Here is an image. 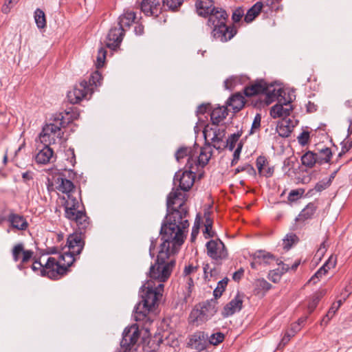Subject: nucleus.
Returning a JSON list of instances; mask_svg holds the SVG:
<instances>
[{"label":"nucleus","mask_w":352,"mask_h":352,"mask_svg":"<svg viewBox=\"0 0 352 352\" xmlns=\"http://www.w3.org/2000/svg\"><path fill=\"white\" fill-rule=\"evenodd\" d=\"M186 195L179 189L172 190L167 197L168 214L162 223L160 235L162 243L178 251L184 241V232L189 227Z\"/></svg>","instance_id":"obj_1"},{"label":"nucleus","mask_w":352,"mask_h":352,"mask_svg":"<svg viewBox=\"0 0 352 352\" xmlns=\"http://www.w3.org/2000/svg\"><path fill=\"white\" fill-rule=\"evenodd\" d=\"M164 287L162 283L156 285L153 284L152 281H147L141 287L142 300L135 307L133 317L137 322H142L143 328L146 330L152 322L148 314L162 298Z\"/></svg>","instance_id":"obj_2"},{"label":"nucleus","mask_w":352,"mask_h":352,"mask_svg":"<svg viewBox=\"0 0 352 352\" xmlns=\"http://www.w3.org/2000/svg\"><path fill=\"white\" fill-rule=\"evenodd\" d=\"M173 248L168 244L161 243L160 250L157 256V261L152 265L149 270V278L148 281H152L153 284L164 283L169 278L175 261L170 259L166 261L171 255L176 254L178 251H173Z\"/></svg>","instance_id":"obj_3"},{"label":"nucleus","mask_w":352,"mask_h":352,"mask_svg":"<svg viewBox=\"0 0 352 352\" xmlns=\"http://www.w3.org/2000/svg\"><path fill=\"white\" fill-rule=\"evenodd\" d=\"M228 17L226 10L218 7L207 16V25L211 29L212 36L221 42L231 40L236 34L234 26L226 25Z\"/></svg>","instance_id":"obj_4"},{"label":"nucleus","mask_w":352,"mask_h":352,"mask_svg":"<svg viewBox=\"0 0 352 352\" xmlns=\"http://www.w3.org/2000/svg\"><path fill=\"white\" fill-rule=\"evenodd\" d=\"M65 217L70 221L74 222L78 229L82 231L86 230L90 223L84 206L80 201L73 195H68L65 204Z\"/></svg>","instance_id":"obj_5"},{"label":"nucleus","mask_w":352,"mask_h":352,"mask_svg":"<svg viewBox=\"0 0 352 352\" xmlns=\"http://www.w3.org/2000/svg\"><path fill=\"white\" fill-rule=\"evenodd\" d=\"M75 262L71 254H60L58 258L49 257L44 264V274L51 279L57 280L65 274Z\"/></svg>","instance_id":"obj_6"},{"label":"nucleus","mask_w":352,"mask_h":352,"mask_svg":"<svg viewBox=\"0 0 352 352\" xmlns=\"http://www.w3.org/2000/svg\"><path fill=\"white\" fill-rule=\"evenodd\" d=\"M91 95L92 88L87 87V80H83L68 91L67 97L70 103L78 104L85 98L89 99Z\"/></svg>","instance_id":"obj_7"},{"label":"nucleus","mask_w":352,"mask_h":352,"mask_svg":"<svg viewBox=\"0 0 352 352\" xmlns=\"http://www.w3.org/2000/svg\"><path fill=\"white\" fill-rule=\"evenodd\" d=\"M63 132L61 126L54 123L46 124L39 135V140L41 144H55L57 140L63 138Z\"/></svg>","instance_id":"obj_8"},{"label":"nucleus","mask_w":352,"mask_h":352,"mask_svg":"<svg viewBox=\"0 0 352 352\" xmlns=\"http://www.w3.org/2000/svg\"><path fill=\"white\" fill-rule=\"evenodd\" d=\"M207 254L212 259L220 262L228 257V251L224 243L220 239H211L207 242Z\"/></svg>","instance_id":"obj_9"},{"label":"nucleus","mask_w":352,"mask_h":352,"mask_svg":"<svg viewBox=\"0 0 352 352\" xmlns=\"http://www.w3.org/2000/svg\"><path fill=\"white\" fill-rule=\"evenodd\" d=\"M85 239L82 235V232H75L68 236L67 239V251L63 252L64 254H71L72 257L76 260L85 246Z\"/></svg>","instance_id":"obj_10"},{"label":"nucleus","mask_w":352,"mask_h":352,"mask_svg":"<svg viewBox=\"0 0 352 352\" xmlns=\"http://www.w3.org/2000/svg\"><path fill=\"white\" fill-rule=\"evenodd\" d=\"M212 156L210 144H206L204 147H199L196 144L194 146V154L191 157L193 168L198 169V166H206Z\"/></svg>","instance_id":"obj_11"},{"label":"nucleus","mask_w":352,"mask_h":352,"mask_svg":"<svg viewBox=\"0 0 352 352\" xmlns=\"http://www.w3.org/2000/svg\"><path fill=\"white\" fill-rule=\"evenodd\" d=\"M197 168H186V170L182 172H178L175 174L174 177L175 183L179 182V186L180 192L188 191L190 189L195 182V174L197 171ZM173 188L172 190H173Z\"/></svg>","instance_id":"obj_12"},{"label":"nucleus","mask_w":352,"mask_h":352,"mask_svg":"<svg viewBox=\"0 0 352 352\" xmlns=\"http://www.w3.org/2000/svg\"><path fill=\"white\" fill-rule=\"evenodd\" d=\"M203 133L206 142H210L214 148L221 150L226 147L223 143L224 130L217 129V126L214 129L206 126Z\"/></svg>","instance_id":"obj_13"},{"label":"nucleus","mask_w":352,"mask_h":352,"mask_svg":"<svg viewBox=\"0 0 352 352\" xmlns=\"http://www.w3.org/2000/svg\"><path fill=\"white\" fill-rule=\"evenodd\" d=\"M266 82L263 80H257L254 82L251 85L245 87L244 89V94L248 97H251L255 95H258L260 94H266L269 97H271L272 95L274 97L277 96V94H275L276 90L273 89L272 93L270 94L271 90Z\"/></svg>","instance_id":"obj_14"},{"label":"nucleus","mask_w":352,"mask_h":352,"mask_svg":"<svg viewBox=\"0 0 352 352\" xmlns=\"http://www.w3.org/2000/svg\"><path fill=\"white\" fill-rule=\"evenodd\" d=\"M126 30L120 25H116L112 27L107 36L106 46L111 50H116L121 44Z\"/></svg>","instance_id":"obj_15"},{"label":"nucleus","mask_w":352,"mask_h":352,"mask_svg":"<svg viewBox=\"0 0 352 352\" xmlns=\"http://www.w3.org/2000/svg\"><path fill=\"white\" fill-rule=\"evenodd\" d=\"M208 336L204 331H197L190 336L188 344L197 351L207 352Z\"/></svg>","instance_id":"obj_16"},{"label":"nucleus","mask_w":352,"mask_h":352,"mask_svg":"<svg viewBox=\"0 0 352 352\" xmlns=\"http://www.w3.org/2000/svg\"><path fill=\"white\" fill-rule=\"evenodd\" d=\"M34 252L31 250H25L23 243L15 245L12 250L13 260L15 262L21 261L19 268L21 269L23 265L27 263L33 256Z\"/></svg>","instance_id":"obj_17"},{"label":"nucleus","mask_w":352,"mask_h":352,"mask_svg":"<svg viewBox=\"0 0 352 352\" xmlns=\"http://www.w3.org/2000/svg\"><path fill=\"white\" fill-rule=\"evenodd\" d=\"M140 9L146 16L157 17L161 13L162 7L159 0H142Z\"/></svg>","instance_id":"obj_18"},{"label":"nucleus","mask_w":352,"mask_h":352,"mask_svg":"<svg viewBox=\"0 0 352 352\" xmlns=\"http://www.w3.org/2000/svg\"><path fill=\"white\" fill-rule=\"evenodd\" d=\"M243 295L238 292L234 298L224 307L223 315L225 317H228L241 311L243 307Z\"/></svg>","instance_id":"obj_19"},{"label":"nucleus","mask_w":352,"mask_h":352,"mask_svg":"<svg viewBox=\"0 0 352 352\" xmlns=\"http://www.w3.org/2000/svg\"><path fill=\"white\" fill-rule=\"evenodd\" d=\"M292 111L293 106L290 102H286L284 104H276L271 108L270 116L273 118H287Z\"/></svg>","instance_id":"obj_20"},{"label":"nucleus","mask_w":352,"mask_h":352,"mask_svg":"<svg viewBox=\"0 0 352 352\" xmlns=\"http://www.w3.org/2000/svg\"><path fill=\"white\" fill-rule=\"evenodd\" d=\"M55 182L57 184V190L66 194L67 197H68V195H73L72 193L75 190V186L71 180L66 179L63 174H60L56 177Z\"/></svg>","instance_id":"obj_21"},{"label":"nucleus","mask_w":352,"mask_h":352,"mask_svg":"<svg viewBox=\"0 0 352 352\" xmlns=\"http://www.w3.org/2000/svg\"><path fill=\"white\" fill-rule=\"evenodd\" d=\"M43 146L40 148V146H37L38 150V153L35 157L36 162L41 164H46L50 162V160L54 157V151L50 147V144H43Z\"/></svg>","instance_id":"obj_22"},{"label":"nucleus","mask_w":352,"mask_h":352,"mask_svg":"<svg viewBox=\"0 0 352 352\" xmlns=\"http://www.w3.org/2000/svg\"><path fill=\"white\" fill-rule=\"evenodd\" d=\"M295 126V122L290 118H283L279 121L276 126V131L283 138L290 135Z\"/></svg>","instance_id":"obj_23"},{"label":"nucleus","mask_w":352,"mask_h":352,"mask_svg":"<svg viewBox=\"0 0 352 352\" xmlns=\"http://www.w3.org/2000/svg\"><path fill=\"white\" fill-rule=\"evenodd\" d=\"M195 7L198 15L205 18L217 8L212 0H197Z\"/></svg>","instance_id":"obj_24"},{"label":"nucleus","mask_w":352,"mask_h":352,"mask_svg":"<svg viewBox=\"0 0 352 352\" xmlns=\"http://www.w3.org/2000/svg\"><path fill=\"white\" fill-rule=\"evenodd\" d=\"M192 154H194V146L181 147L177 151L175 158L178 162H180L184 157H187V163L185 166V168H193L192 160H191Z\"/></svg>","instance_id":"obj_25"},{"label":"nucleus","mask_w":352,"mask_h":352,"mask_svg":"<svg viewBox=\"0 0 352 352\" xmlns=\"http://www.w3.org/2000/svg\"><path fill=\"white\" fill-rule=\"evenodd\" d=\"M139 336L138 327L132 326L129 329H126L124 331L122 343L126 345H133L137 342Z\"/></svg>","instance_id":"obj_26"},{"label":"nucleus","mask_w":352,"mask_h":352,"mask_svg":"<svg viewBox=\"0 0 352 352\" xmlns=\"http://www.w3.org/2000/svg\"><path fill=\"white\" fill-rule=\"evenodd\" d=\"M135 19L136 14L133 11L126 10L118 18L117 25L122 26V29H125L126 30L127 28H130L133 23H135Z\"/></svg>","instance_id":"obj_27"},{"label":"nucleus","mask_w":352,"mask_h":352,"mask_svg":"<svg viewBox=\"0 0 352 352\" xmlns=\"http://www.w3.org/2000/svg\"><path fill=\"white\" fill-rule=\"evenodd\" d=\"M8 221L10 222L12 228L19 230H25L28 226V223L25 219L23 216L17 214H10L8 217Z\"/></svg>","instance_id":"obj_28"},{"label":"nucleus","mask_w":352,"mask_h":352,"mask_svg":"<svg viewBox=\"0 0 352 352\" xmlns=\"http://www.w3.org/2000/svg\"><path fill=\"white\" fill-rule=\"evenodd\" d=\"M228 116V109L225 106L214 108L210 113V120L212 124L217 126Z\"/></svg>","instance_id":"obj_29"},{"label":"nucleus","mask_w":352,"mask_h":352,"mask_svg":"<svg viewBox=\"0 0 352 352\" xmlns=\"http://www.w3.org/2000/svg\"><path fill=\"white\" fill-rule=\"evenodd\" d=\"M266 6L263 0L256 2L252 8H250L245 15V21L247 23L252 22L261 12L263 7Z\"/></svg>","instance_id":"obj_30"},{"label":"nucleus","mask_w":352,"mask_h":352,"mask_svg":"<svg viewBox=\"0 0 352 352\" xmlns=\"http://www.w3.org/2000/svg\"><path fill=\"white\" fill-rule=\"evenodd\" d=\"M234 112L239 111L245 104V98L241 94H235L230 97L227 102Z\"/></svg>","instance_id":"obj_31"},{"label":"nucleus","mask_w":352,"mask_h":352,"mask_svg":"<svg viewBox=\"0 0 352 352\" xmlns=\"http://www.w3.org/2000/svg\"><path fill=\"white\" fill-rule=\"evenodd\" d=\"M272 288V285L264 278H259L254 283V292L256 295L263 296Z\"/></svg>","instance_id":"obj_32"},{"label":"nucleus","mask_w":352,"mask_h":352,"mask_svg":"<svg viewBox=\"0 0 352 352\" xmlns=\"http://www.w3.org/2000/svg\"><path fill=\"white\" fill-rule=\"evenodd\" d=\"M256 258L260 260L261 265H268L274 262H277L278 259L271 253L264 250H258L256 252Z\"/></svg>","instance_id":"obj_33"},{"label":"nucleus","mask_w":352,"mask_h":352,"mask_svg":"<svg viewBox=\"0 0 352 352\" xmlns=\"http://www.w3.org/2000/svg\"><path fill=\"white\" fill-rule=\"evenodd\" d=\"M316 154L318 163L320 164L329 163L332 157V152L329 147L318 148Z\"/></svg>","instance_id":"obj_34"},{"label":"nucleus","mask_w":352,"mask_h":352,"mask_svg":"<svg viewBox=\"0 0 352 352\" xmlns=\"http://www.w3.org/2000/svg\"><path fill=\"white\" fill-rule=\"evenodd\" d=\"M326 292L324 290H319L315 292L309 298L307 309L309 313H312L316 307H317L320 299L325 295Z\"/></svg>","instance_id":"obj_35"},{"label":"nucleus","mask_w":352,"mask_h":352,"mask_svg":"<svg viewBox=\"0 0 352 352\" xmlns=\"http://www.w3.org/2000/svg\"><path fill=\"white\" fill-rule=\"evenodd\" d=\"M302 164L309 168H312L318 163L316 154L312 151H307L301 157Z\"/></svg>","instance_id":"obj_36"},{"label":"nucleus","mask_w":352,"mask_h":352,"mask_svg":"<svg viewBox=\"0 0 352 352\" xmlns=\"http://www.w3.org/2000/svg\"><path fill=\"white\" fill-rule=\"evenodd\" d=\"M316 207L314 204L310 203L300 212L297 220H305L310 219L315 213Z\"/></svg>","instance_id":"obj_37"},{"label":"nucleus","mask_w":352,"mask_h":352,"mask_svg":"<svg viewBox=\"0 0 352 352\" xmlns=\"http://www.w3.org/2000/svg\"><path fill=\"white\" fill-rule=\"evenodd\" d=\"M102 77L101 74L98 71L93 72L87 81V87L92 88V94L94 91V87L100 86L102 83Z\"/></svg>","instance_id":"obj_38"},{"label":"nucleus","mask_w":352,"mask_h":352,"mask_svg":"<svg viewBox=\"0 0 352 352\" xmlns=\"http://www.w3.org/2000/svg\"><path fill=\"white\" fill-rule=\"evenodd\" d=\"M35 23L39 29L44 28L46 26V18L44 12L37 8L34 12Z\"/></svg>","instance_id":"obj_39"},{"label":"nucleus","mask_w":352,"mask_h":352,"mask_svg":"<svg viewBox=\"0 0 352 352\" xmlns=\"http://www.w3.org/2000/svg\"><path fill=\"white\" fill-rule=\"evenodd\" d=\"M184 0H162V5L168 10L177 12L183 4Z\"/></svg>","instance_id":"obj_40"},{"label":"nucleus","mask_w":352,"mask_h":352,"mask_svg":"<svg viewBox=\"0 0 352 352\" xmlns=\"http://www.w3.org/2000/svg\"><path fill=\"white\" fill-rule=\"evenodd\" d=\"M65 155L67 156L66 161L69 164V165L65 164V170H68L69 171L72 172V168H73L76 162V155L74 153V148H69L66 151Z\"/></svg>","instance_id":"obj_41"},{"label":"nucleus","mask_w":352,"mask_h":352,"mask_svg":"<svg viewBox=\"0 0 352 352\" xmlns=\"http://www.w3.org/2000/svg\"><path fill=\"white\" fill-rule=\"evenodd\" d=\"M298 238L295 234H287L283 241V248L287 250H289L294 244L298 242Z\"/></svg>","instance_id":"obj_42"},{"label":"nucleus","mask_w":352,"mask_h":352,"mask_svg":"<svg viewBox=\"0 0 352 352\" xmlns=\"http://www.w3.org/2000/svg\"><path fill=\"white\" fill-rule=\"evenodd\" d=\"M191 317H195L197 322H204L208 320L210 317L208 316V313L204 311L201 306L200 309H194L191 314Z\"/></svg>","instance_id":"obj_43"},{"label":"nucleus","mask_w":352,"mask_h":352,"mask_svg":"<svg viewBox=\"0 0 352 352\" xmlns=\"http://www.w3.org/2000/svg\"><path fill=\"white\" fill-rule=\"evenodd\" d=\"M228 283V278H224L218 282L217 287L214 289L213 294L216 298H219L224 292Z\"/></svg>","instance_id":"obj_44"},{"label":"nucleus","mask_w":352,"mask_h":352,"mask_svg":"<svg viewBox=\"0 0 352 352\" xmlns=\"http://www.w3.org/2000/svg\"><path fill=\"white\" fill-rule=\"evenodd\" d=\"M241 132H237L232 134L227 140L226 146L228 147L230 151H233L236 144L238 142L239 138L241 136Z\"/></svg>","instance_id":"obj_45"},{"label":"nucleus","mask_w":352,"mask_h":352,"mask_svg":"<svg viewBox=\"0 0 352 352\" xmlns=\"http://www.w3.org/2000/svg\"><path fill=\"white\" fill-rule=\"evenodd\" d=\"M224 340V335L222 333L218 332L212 334L208 337V344L217 345L222 342Z\"/></svg>","instance_id":"obj_46"},{"label":"nucleus","mask_w":352,"mask_h":352,"mask_svg":"<svg viewBox=\"0 0 352 352\" xmlns=\"http://www.w3.org/2000/svg\"><path fill=\"white\" fill-rule=\"evenodd\" d=\"M107 50L104 47H100L98 52L96 58V67L100 68L103 66L106 58Z\"/></svg>","instance_id":"obj_47"},{"label":"nucleus","mask_w":352,"mask_h":352,"mask_svg":"<svg viewBox=\"0 0 352 352\" xmlns=\"http://www.w3.org/2000/svg\"><path fill=\"white\" fill-rule=\"evenodd\" d=\"M331 184V178L324 179L319 181L315 186L314 190L316 192H322L327 189Z\"/></svg>","instance_id":"obj_48"},{"label":"nucleus","mask_w":352,"mask_h":352,"mask_svg":"<svg viewBox=\"0 0 352 352\" xmlns=\"http://www.w3.org/2000/svg\"><path fill=\"white\" fill-rule=\"evenodd\" d=\"M283 274L280 271V270L279 268H278V269L270 271L269 274H268V278L273 283H276L280 281Z\"/></svg>","instance_id":"obj_49"},{"label":"nucleus","mask_w":352,"mask_h":352,"mask_svg":"<svg viewBox=\"0 0 352 352\" xmlns=\"http://www.w3.org/2000/svg\"><path fill=\"white\" fill-rule=\"evenodd\" d=\"M341 305V300L335 302L331 305V307L327 313V317L328 318V320H331L334 316L336 312L338 310Z\"/></svg>","instance_id":"obj_50"},{"label":"nucleus","mask_w":352,"mask_h":352,"mask_svg":"<svg viewBox=\"0 0 352 352\" xmlns=\"http://www.w3.org/2000/svg\"><path fill=\"white\" fill-rule=\"evenodd\" d=\"M19 0H6L4 4L1 7V11L8 14L11 9L19 2Z\"/></svg>","instance_id":"obj_51"},{"label":"nucleus","mask_w":352,"mask_h":352,"mask_svg":"<svg viewBox=\"0 0 352 352\" xmlns=\"http://www.w3.org/2000/svg\"><path fill=\"white\" fill-rule=\"evenodd\" d=\"M204 273L205 279L210 280V278L214 276L217 272L215 268H212L209 264H206L204 266Z\"/></svg>","instance_id":"obj_52"},{"label":"nucleus","mask_w":352,"mask_h":352,"mask_svg":"<svg viewBox=\"0 0 352 352\" xmlns=\"http://www.w3.org/2000/svg\"><path fill=\"white\" fill-rule=\"evenodd\" d=\"M204 311L208 313V316H212L217 311L214 305L212 302H206L201 305Z\"/></svg>","instance_id":"obj_53"},{"label":"nucleus","mask_w":352,"mask_h":352,"mask_svg":"<svg viewBox=\"0 0 352 352\" xmlns=\"http://www.w3.org/2000/svg\"><path fill=\"white\" fill-rule=\"evenodd\" d=\"M199 227H200V217L199 215H197L195 219L194 226L192 229V232H191V241H194L195 240L196 236L199 234Z\"/></svg>","instance_id":"obj_54"},{"label":"nucleus","mask_w":352,"mask_h":352,"mask_svg":"<svg viewBox=\"0 0 352 352\" xmlns=\"http://www.w3.org/2000/svg\"><path fill=\"white\" fill-rule=\"evenodd\" d=\"M329 245L327 244V237L322 242L320 247L317 250L316 256H318L320 259L324 255Z\"/></svg>","instance_id":"obj_55"},{"label":"nucleus","mask_w":352,"mask_h":352,"mask_svg":"<svg viewBox=\"0 0 352 352\" xmlns=\"http://www.w3.org/2000/svg\"><path fill=\"white\" fill-rule=\"evenodd\" d=\"M329 245L327 244V237L322 242L320 247L317 250L316 256H318L320 259L324 255Z\"/></svg>","instance_id":"obj_56"},{"label":"nucleus","mask_w":352,"mask_h":352,"mask_svg":"<svg viewBox=\"0 0 352 352\" xmlns=\"http://www.w3.org/2000/svg\"><path fill=\"white\" fill-rule=\"evenodd\" d=\"M237 77H230L224 81V87L226 89H232L239 82Z\"/></svg>","instance_id":"obj_57"},{"label":"nucleus","mask_w":352,"mask_h":352,"mask_svg":"<svg viewBox=\"0 0 352 352\" xmlns=\"http://www.w3.org/2000/svg\"><path fill=\"white\" fill-rule=\"evenodd\" d=\"M329 270V268H327L324 264L323 265L320 267V269L314 274V275L311 278L310 281H314V283H316L315 279L316 278H320L323 275L326 274L327 272Z\"/></svg>","instance_id":"obj_58"},{"label":"nucleus","mask_w":352,"mask_h":352,"mask_svg":"<svg viewBox=\"0 0 352 352\" xmlns=\"http://www.w3.org/2000/svg\"><path fill=\"white\" fill-rule=\"evenodd\" d=\"M267 160L264 157L260 156L256 160V167L260 174L264 173Z\"/></svg>","instance_id":"obj_59"},{"label":"nucleus","mask_w":352,"mask_h":352,"mask_svg":"<svg viewBox=\"0 0 352 352\" xmlns=\"http://www.w3.org/2000/svg\"><path fill=\"white\" fill-rule=\"evenodd\" d=\"M243 171H246L247 173H248L250 175L255 173V170H254V168L250 164H245L242 166H239L234 170L235 174H237L239 173L243 172Z\"/></svg>","instance_id":"obj_60"},{"label":"nucleus","mask_w":352,"mask_h":352,"mask_svg":"<svg viewBox=\"0 0 352 352\" xmlns=\"http://www.w3.org/2000/svg\"><path fill=\"white\" fill-rule=\"evenodd\" d=\"M32 269L36 272H39L42 276H45L43 271L44 264H43L41 261H35L32 265Z\"/></svg>","instance_id":"obj_61"},{"label":"nucleus","mask_w":352,"mask_h":352,"mask_svg":"<svg viewBox=\"0 0 352 352\" xmlns=\"http://www.w3.org/2000/svg\"><path fill=\"white\" fill-rule=\"evenodd\" d=\"M309 140V133L308 131L302 132L298 137V140L300 144L305 146L306 145Z\"/></svg>","instance_id":"obj_62"},{"label":"nucleus","mask_w":352,"mask_h":352,"mask_svg":"<svg viewBox=\"0 0 352 352\" xmlns=\"http://www.w3.org/2000/svg\"><path fill=\"white\" fill-rule=\"evenodd\" d=\"M243 14V10L241 8H238L232 13V19L235 23L239 22Z\"/></svg>","instance_id":"obj_63"},{"label":"nucleus","mask_w":352,"mask_h":352,"mask_svg":"<svg viewBox=\"0 0 352 352\" xmlns=\"http://www.w3.org/2000/svg\"><path fill=\"white\" fill-rule=\"evenodd\" d=\"M261 117L260 114H256L254 118L252 129H251V133H254L255 130H257L260 128L261 126Z\"/></svg>","instance_id":"obj_64"}]
</instances>
